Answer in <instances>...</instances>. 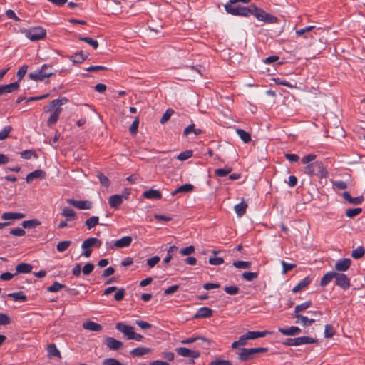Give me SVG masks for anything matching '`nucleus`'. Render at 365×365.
Returning <instances> with one entry per match:
<instances>
[{"instance_id": "nucleus-1", "label": "nucleus", "mask_w": 365, "mask_h": 365, "mask_svg": "<svg viewBox=\"0 0 365 365\" xmlns=\"http://www.w3.org/2000/svg\"><path fill=\"white\" fill-rule=\"evenodd\" d=\"M67 102L68 99L63 97L51 101L50 103L44 108V113H51L46 122V124L49 128H52L56 124L63 110L61 106Z\"/></svg>"}, {"instance_id": "nucleus-2", "label": "nucleus", "mask_w": 365, "mask_h": 365, "mask_svg": "<svg viewBox=\"0 0 365 365\" xmlns=\"http://www.w3.org/2000/svg\"><path fill=\"white\" fill-rule=\"evenodd\" d=\"M305 173L315 175L319 178H327L328 172L322 161H315L308 164L305 168Z\"/></svg>"}, {"instance_id": "nucleus-3", "label": "nucleus", "mask_w": 365, "mask_h": 365, "mask_svg": "<svg viewBox=\"0 0 365 365\" xmlns=\"http://www.w3.org/2000/svg\"><path fill=\"white\" fill-rule=\"evenodd\" d=\"M251 15L255 16L259 21L266 23L274 24L278 21V19L272 16L262 9L257 7L255 4H251Z\"/></svg>"}, {"instance_id": "nucleus-4", "label": "nucleus", "mask_w": 365, "mask_h": 365, "mask_svg": "<svg viewBox=\"0 0 365 365\" xmlns=\"http://www.w3.org/2000/svg\"><path fill=\"white\" fill-rule=\"evenodd\" d=\"M53 73L51 66L43 64L40 69L30 73L29 77L33 81H41L46 78L51 77Z\"/></svg>"}, {"instance_id": "nucleus-5", "label": "nucleus", "mask_w": 365, "mask_h": 365, "mask_svg": "<svg viewBox=\"0 0 365 365\" xmlns=\"http://www.w3.org/2000/svg\"><path fill=\"white\" fill-rule=\"evenodd\" d=\"M268 351L267 348L264 347H257V348H250V349H246L242 348L241 349L238 354V358L241 361H246L248 360H250L254 358V356L257 354L260 353H265Z\"/></svg>"}, {"instance_id": "nucleus-6", "label": "nucleus", "mask_w": 365, "mask_h": 365, "mask_svg": "<svg viewBox=\"0 0 365 365\" xmlns=\"http://www.w3.org/2000/svg\"><path fill=\"white\" fill-rule=\"evenodd\" d=\"M225 9L227 13L233 16H241L247 17L251 15V5L248 7L243 6H235L231 4H226Z\"/></svg>"}, {"instance_id": "nucleus-7", "label": "nucleus", "mask_w": 365, "mask_h": 365, "mask_svg": "<svg viewBox=\"0 0 365 365\" xmlns=\"http://www.w3.org/2000/svg\"><path fill=\"white\" fill-rule=\"evenodd\" d=\"M101 245V241L96 237H90L85 240L81 245V247L83 250V255L86 258L89 257L92 253L91 247L93 246L100 247Z\"/></svg>"}, {"instance_id": "nucleus-8", "label": "nucleus", "mask_w": 365, "mask_h": 365, "mask_svg": "<svg viewBox=\"0 0 365 365\" xmlns=\"http://www.w3.org/2000/svg\"><path fill=\"white\" fill-rule=\"evenodd\" d=\"M25 35L31 41H37L46 36V31L40 26L34 27L26 31Z\"/></svg>"}, {"instance_id": "nucleus-9", "label": "nucleus", "mask_w": 365, "mask_h": 365, "mask_svg": "<svg viewBox=\"0 0 365 365\" xmlns=\"http://www.w3.org/2000/svg\"><path fill=\"white\" fill-rule=\"evenodd\" d=\"M317 340L309 336H300L294 339H287L283 343L287 346H299L302 344H308L317 343Z\"/></svg>"}, {"instance_id": "nucleus-10", "label": "nucleus", "mask_w": 365, "mask_h": 365, "mask_svg": "<svg viewBox=\"0 0 365 365\" xmlns=\"http://www.w3.org/2000/svg\"><path fill=\"white\" fill-rule=\"evenodd\" d=\"M335 284L339 286L344 290L348 289L350 286V279L349 278L343 273L336 272Z\"/></svg>"}, {"instance_id": "nucleus-11", "label": "nucleus", "mask_w": 365, "mask_h": 365, "mask_svg": "<svg viewBox=\"0 0 365 365\" xmlns=\"http://www.w3.org/2000/svg\"><path fill=\"white\" fill-rule=\"evenodd\" d=\"M175 351L178 355L184 357L197 359L200 356V354L198 351L191 350L186 347H179L177 348Z\"/></svg>"}, {"instance_id": "nucleus-12", "label": "nucleus", "mask_w": 365, "mask_h": 365, "mask_svg": "<svg viewBox=\"0 0 365 365\" xmlns=\"http://www.w3.org/2000/svg\"><path fill=\"white\" fill-rule=\"evenodd\" d=\"M115 328L123 333L125 337L130 340V336L134 333V327L128 324H125L122 322L117 323L115 325Z\"/></svg>"}, {"instance_id": "nucleus-13", "label": "nucleus", "mask_w": 365, "mask_h": 365, "mask_svg": "<svg viewBox=\"0 0 365 365\" xmlns=\"http://www.w3.org/2000/svg\"><path fill=\"white\" fill-rule=\"evenodd\" d=\"M67 202L80 210H89L91 208L92 203L88 200H76L74 199L67 200Z\"/></svg>"}, {"instance_id": "nucleus-14", "label": "nucleus", "mask_w": 365, "mask_h": 365, "mask_svg": "<svg viewBox=\"0 0 365 365\" xmlns=\"http://www.w3.org/2000/svg\"><path fill=\"white\" fill-rule=\"evenodd\" d=\"M104 343L108 349L113 351L119 350L123 345L121 341L110 336L105 338Z\"/></svg>"}, {"instance_id": "nucleus-15", "label": "nucleus", "mask_w": 365, "mask_h": 365, "mask_svg": "<svg viewBox=\"0 0 365 365\" xmlns=\"http://www.w3.org/2000/svg\"><path fill=\"white\" fill-rule=\"evenodd\" d=\"M351 264V261L350 259L343 258L336 262L334 268L336 271L345 272L350 267Z\"/></svg>"}, {"instance_id": "nucleus-16", "label": "nucleus", "mask_w": 365, "mask_h": 365, "mask_svg": "<svg viewBox=\"0 0 365 365\" xmlns=\"http://www.w3.org/2000/svg\"><path fill=\"white\" fill-rule=\"evenodd\" d=\"M46 175V172L43 170H36L26 175V181L27 183H31L34 179H43Z\"/></svg>"}, {"instance_id": "nucleus-17", "label": "nucleus", "mask_w": 365, "mask_h": 365, "mask_svg": "<svg viewBox=\"0 0 365 365\" xmlns=\"http://www.w3.org/2000/svg\"><path fill=\"white\" fill-rule=\"evenodd\" d=\"M19 88V83L18 81L14 82L6 85L0 86V96L4 93H10L17 91Z\"/></svg>"}, {"instance_id": "nucleus-18", "label": "nucleus", "mask_w": 365, "mask_h": 365, "mask_svg": "<svg viewBox=\"0 0 365 365\" xmlns=\"http://www.w3.org/2000/svg\"><path fill=\"white\" fill-rule=\"evenodd\" d=\"M213 313L212 309L209 307H203L200 308L194 315L195 319L200 318H209L212 317Z\"/></svg>"}, {"instance_id": "nucleus-19", "label": "nucleus", "mask_w": 365, "mask_h": 365, "mask_svg": "<svg viewBox=\"0 0 365 365\" xmlns=\"http://www.w3.org/2000/svg\"><path fill=\"white\" fill-rule=\"evenodd\" d=\"M82 327L86 330L96 332H100L103 329V327L100 324L96 323L93 321H86L83 322Z\"/></svg>"}, {"instance_id": "nucleus-20", "label": "nucleus", "mask_w": 365, "mask_h": 365, "mask_svg": "<svg viewBox=\"0 0 365 365\" xmlns=\"http://www.w3.org/2000/svg\"><path fill=\"white\" fill-rule=\"evenodd\" d=\"M61 214L67 221H75L77 219L76 212L70 207H63Z\"/></svg>"}, {"instance_id": "nucleus-21", "label": "nucleus", "mask_w": 365, "mask_h": 365, "mask_svg": "<svg viewBox=\"0 0 365 365\" xmlns=\"http://www.w3.org/2000/svg\"><path fill=\"white\" fill-rule=\"evenodd\" d=\"M278 331L284 336H295L301 333V329L295 326H292L287 329L279 327Z\"/></svg>"}, {"instance_id": "nucleus-22", "label": "nucleus", "mask_w": 365, "mask_h": 365, "mask_svg": "<svg viewBox=\"0 0 365 365\" xmlns=\"http://www.w3.org/2000/svg\"><path fill=\"white\" fill-rule=\"evenodd\" d=\"M88 53L81 51L70 56L68 58L73 63L80 64L83 63L88 58Z\"/></svg>"}, {"instance_id": "nucleus-23", "label": "nucleus", "mask_w": 365, "mask_h": 365, "mask_svg": "<svg viewBox=\"0 0 365 365\" xmlns=\"http://www.w3.org/2000/svg\"><path fill=\"white\" fill-rule=\"evenodd\" d=\"M108 203L112 208L118 209L123 203V196L120 195H113L109 197Z\"/></svg>"}, {"instance_id": "nucleus-24", "label": "nucleus", "mask_w": 365, "mask_h": 365, "mask_svg": "<svg viewBox=\"0 0 365 365\" xmlns=\"http://www.w3.org/2000/svg\"><path fill=\"white\" fill-rule=\"evenodd\" d=\"M294 317L297 319L296 323L301 324L303 327H309L316 321L314 319H309L302 314H294Z\"/></svg>"}, {"instance_id": "nucleus-25", "label": "nucleus", "mask_w": 365, "mask_h": 365, "mask_svg": "<svg viewBox=\"0 0 365 365\" xmlns=\"http://www.w3.org/2000/svg\"><path fill=\"white\" fill-rule=\"evenodd\" d=\"M143 196L146 199H155V200H160L162 198L161 192L159 190L150 189L148 190L145 191L143 193Z\"/></svg>"}, {"instance_id": "nucleus-26", "label": "nucleus", "mask_w": 365, "mask_h": 365, "mask_svg": "<svg viewBox=\"0 0 365 365\" xmlns=\"http://www.w3.org/2000/svg\"><path fill=\"white\" fill-rule=\"evenodd\" d=\"M272 334V331H248L245 334L247 339H255L260 337H264L267 334Z\"/></svg>"}, {"instance_id": "nucleus-27", "label": "nucleus", "mask_w": 365, "mask_h": 365, "mask_svg": "<svg viewBox=\"0 0 365 365\" xmlns=\"http://www.w3.org/2000/svg\"><path fill=\"white\" fill-rule=\"evenodd\" d=\"M132 242V237L130 236H125L115 241L114 246L118 248L126 247L130 246Z\"/></svg>"}, {"instance_id": "nucleus-28", "label": "nucleus", "mask_w": 365, "mask_h": 365, "mask_svg": "<svg viewBox=\"0 0 365 365\" xmlns=\"http://www.w3.org/2000/svg\"><path fill=\"white\" fill-rule=\"evenodd\" d=\"M310 283L311 279L309 277L304 278L292 289V292L297 293L298 292L302 291L304 288L307 287Z\"/></svg>"}, {"instance_id": "nucleus-29", "label": "nucleus", "mask_w": 365, "mask_h": 365, "mask_svg": "<svg viewBox=\"0 0 365 365\" xmlns=\"http://www.w3.org/2000/svg\"><path fill=\"white\" fill-rule=\"evenodd\" d=\"M151 349L150 348H145V347H138L134 349H133L130 351V354L133 356H137L140 357L143 355L150 354L151 352Z\"/></svg>"}, {"instance_id": "nucleus-30", "label": "nucleus", "mask_w": 365, "mask_h": 365, "mask_svg": "<svg viewBox=\"0 0 365 365\" xmlns=\"http://www.w3.org/2000/svg\"><path fill=\"white\" fill-rule=\"evenodd\" d=\"M47 351L49 358L57 357L61 359V353L54 344H51L47 346Z\"/></svg>"}, {"instance_id": "nucleus-31", "label": "nucleus", "mask_w": 365, "mask_h": 365, "mask_svg": "<svg viewBox=\"0 0 365 365\" xmlns=\"http://www.w3.org/2000/svg\"><path fill=\"white\" fill-rule=\"evenodd\" d=\"M25 217L24 214L19 212H4L1 215V218L4 220H19L22 219Z\"/></svg>"}, {"instance_id": "nucleus-32", "label": "nucleus", "mask_w": 365, "mask_h": 365, "mask_svg": "<svg viewBox=\"0 0 365 365\" xmlns=\"http://www.w3.org/2000/svg\"><path fill=\"white\" fill-rule=\"evenodd\" d=\"M32 266L27 263H20L16 265V273H30L32 270Z\"/></svg>"}, {"instance_id": "nucleus-33", "label": "nucleus", "mask_w": 365, "mask_h": 365, "mask_svg": "<svg viewBox=\"0 0 365 365\" xmlns=\"http://www.w3.org/2000/svg\"><path fill=\"white\" fill-rule=\"evenodd\" d=\"M193 188H194V186L192 185L189 184V183L185 184V185L180 186L179 187L175 189L174 191H173L172 195H175L179 192H185V193L190 192L193 190Z\"/></svg>"}, {"instance_id": "nucleus-34", "label": "nucleus", "mask_w": 365, "mask_h": 365, "mask_svg": "<svg viewBox=\"0 0 365 365\" xmlns=\"http://www.w3.org/2000/svg\"><path fill=\"white\" fill-rule=\"evenodd\" d=\"M336 277V272H329L324 275L320 281V285L322 287H325L327 285L334 277Z\"/></svg>"}, {"instance_id": "nucleus-35", "label": "nucleus", "mask_w": 365, "mask_h": 365, "mask_svg": "<svg viewBox=\"0 0 365 365\" xmlns=\"http://www.w3.org/2000/svg\"><path fill=\"white\" fill-rule=\"evenodd\" d=\"M236 133L245 143H248L251 141V135L248 132L242 129L237 128L236 130Z\"/></svg>"}, {"instance_id": "nucleus-36", "label": "nucleus", "mask_w": 365, "mask_h": 365, "mask_svg": "<svg viewBox=\"0 0 365 365\" xmlns=\"http://www.w3.org/2000/svg\"><path fill=\"white\" fill-rule=\"evenodd\" d=\"M198 340H201L202 341V343L201 344L202 346H203V344H207V345H210V341L209 339H207L205 337H190V338H188L187 339L182 341V344H191L195 341H197Z\"/></svg>"}, {"instance_id": "nucleus-37", "label": "nucleus", "mask_w": 365, "mask_h": 365, "mask_svg": "<svg viewBox=\"0 0 365 365\" xmlns=\"http://www.w3.org/2000/svg\"><path fill=\"white\" fill-rule=\"evenodd\" d=\"M247 207V204L242 200L240 203L236 205L234 209L237 215L241 217L245 213Z\"/></svg>"}, {"instance_id": "nucleus-38", "label": "nucleus", "mask_w": 365, "mask_h": 365, "mask_svg": "<svg viewBox=\"0 0 365 365\" xmlns=\"http://www.w3.org/2000/svg\"><path fill=\"white\" fill-rule=\"evenodd\" d=\"M312 306L310 301H307L301 304L297 305L294 308V314H300L299 313L305 311Z\"/></svg>"}, {"instance_id": "nucleus-39", "label": "nucleus", "mask_w": 365, "mask_h": 365, "mask_svg": "<svg viewBox=\"0 0 365 365\" xmlns=\"http://www.w3.org/2000/svg\"><path fill=\"white\" fill-rule=\"evenodd\" d=\"M8 297L12 298L14 301L20 302H25L27 299L22 292L10 293L8 294Z\"/></svg>"}, {"instance_id": "nucleus-40", "label": "nucleus", "mask_w": 365, "mask_h": 365, "mask_svg": "<svg viewBox=\"0 0 365 365\" xmlns=\"http://www.w3.org/2000/svg\"><path fill=\"white\" fill-rule=\"evenodd\" d=\"M365 253V250L362 246H359L356 249L352 250L351 257L354 259L361 258Z\"/></svg>"}, {"instance_id": "nucleus-41", "label": "nucleus", "mask_w": 365, "mask_h": 365, "mask_svg": "<svg viewBox=\"0 0 365 365\" xmlns=\"http://www.w3.org/2000/svg\"><path fill=\"white\" fill-rule=\"evenodd\" d=\"M98 217L93 216L86 220L85 225L87 226L88 230H91L98 224Z\"/></svg>"}, {"instance_id": "nucleus-42", "label": "nucleus", "mask_w": 365, "mask_h": 365, "mask_svg": "<svg viewBox=\"0 0 365 365\" xmlns=\"http://www.w3.org/2000/svg\"><path fill=\"white\" fill-rule=\"evenodd\" d=\"M71 243L70 240L61 241L57 244L56 249L59 252H63L70 247Z\"/></svg>"}, {"instance_id": "nucleus-43", "label": "nucleus", "mask_w": 365, "mask_h": 365, "mask_svg": "<svg viewBox=\"0 0 365 365\" xmlns=\"http://www.w3.org/2000/svg\"><path fill=\"white\" fill-rule=\"evenodd\" d=\"M242 277L245 280H246L247 282H252L258 277V273L257 272H245L242 273Z\"/></svg>"}, {"instance_id": "nucleus-44", "label": "nucleus", "mask_w": 365, "mask_h": 365, "mask_svg": "<svg viewBox=\"0 0 365 365\" xmlns=\"http://www.w3.org/2000/svg\"><path fill=\"white\" fill-rule=\"evenodd\" d=\"M78 39L80 41H84V42L87 43L88 44L91 46L95 49H96L98 47V41L96 40L93 39L92 38L79 36Z\"/></svg>"}, {"instance_id": "nucleus-45", "label": "nucleus", "mask_w": 365, "mask_h": 365, "mask_svg": "<svg viewBox=\"0 0 365 365\" xmlns=\"http://www.w3.org/2000/svg\"><path fill=\"white\" fill-rule=\"evenodd\" d=\"M251 262L247 261H235L232 265L238 269H249L251 267Z\"/></svg>"}, {"instance_id": "nucleus-46", "label": "nucleus", "mask_w": 365, "mask_h": 365, "mask_svg": "<svg viewBox=\"0 0 365 365\" xmlns=\"http://www.w3.org/2000/svg\"><path fill=\"white\" fill-rule=\"evenodd\" d=\"M65 285L62 284L58 282H54L52 285L47 288V291L48 292H56L64 288Z\"/></svg>"}, {"instance_id": "nucleus-47", "label": "nucleus", "mask_w": 365, "mask_h": 365, "mask_svg": "<svg viewBox=\"0 0 365 365\" xmlns=\"http://www.w3.org/2000/svg\"><path fill=\"white\" fill-rule=\"evenodd\" d=\"M40 225V222L37 220H26L22 222L24 228H31Z\"/></svg>"}, {"instance_id": "nucleus-48", "label": "nucleus", "mask_w": 365, "mask_h": 365, "mask_svg": "<svg viewBox=\"0 0 365 365\" xmlns=\"http://www.w3.org/2000/svg\"><path fill=\"white\" fill-rule=\"evenodd\" d=\"M362 212V209L360 207L352 208L346 210V215L348 217H354L358 215H359Z\"/></svg>"}, {"instance_id": "nucleus-49", "label": "nucleus", "mask_w": 365, "mask_h": 365, "mask_svg": "<svg viewBox=\"0 0 365 365\" xmlns=\"http://www.w3.org/2000/svg\"><path fill=\"white\" fill-rule=\"evenodd\" d=\"M231 171V168H218L215 170V174L218 177H224L229 174Z\"/></svg>"}, {"instance_id": "nucleus-50", "label": "nucleus", "mask_w": 365, "mask_h": 365, "mask_svg": "<svg viewBox=\"0 0 365 365\" xmlns=\"http://www.w3.org/2000/svg\"><path fill=\"white\" fill-rule=\"evenodd\" d=\"M192 155V150H185L184 152L180 153L178 156L177 159H178L180 161H184L185 160H187Z\"/></svg>"}, {"instance_id": "nucleus-51", "label": "nucleus", "mask_w": 365, "mask_h": 365, "mask_svg": "<svg viewBox=\"0 0 365 365\" xmlns=\"http://www.w3.org/2000/svg\"><path fill=\"white\" fill-rule=\"evenodd\" d=\"M20 156L24 159H30L31 157L37 158L36 153L31 150H26L20 153Z\"/></svg>"}, {"instance_id": "nucleus-52", "label": "nucleus", "mask_w": 365, "mask_h": 365, "mask_svg": "<svg viewBox=\"0 0 365 365\" xmlns=\"http://www.w3.org/2000/svg\"><path fill=\"white\" fill-rule=\"evenodd\" d=\"M97 176L100 180L101 184L103 186L108 187L110 185V182L109 179L106 175H104L103 173H98Z\"/></svg>"}, {"instance_id": "nucleus-53", "label": "nucleus", "mask_w": 365, "mask_h": 365, "mask_svg": "<svg viewBox=\"0 0 365 365\" xmlns=\"http://www.w3.org/2000/svg\"><path fill=\"white\" fill-rule=\"evenodd\" d=\"M173 113L174 111L172 109H168L161 117L160 123L164 124L168 121Z\"/></svg>"}, {"instance_id": "nucleus-54", "label": "nucleus", "mask_w": 365, "mask_h": 365, "mask_svg": "<svg viewBox=\"0 0 365 365\" xmlns=\"http://www.w3.org/2000/svg\"><path fill=\"white\" fill-rule=\"evenodd\" d=\"M12 128L11 126H6L2 130L0 131V140H5L8 138Z\"/></svg>"}, {"instance_id": "nucleus-55", "label": "nucleus", "mask_w": 365, "mask_h": 365, "mask_svg": "<svg viewBox=\"0 0 365 365\" xmlns=\"http://www.w3.org/2000/svg\"><path fill=\"white\" fill-rule=\"evenodd\" d=\"M225 292L230 295H235L237 294L240 289L236 286H227L224 288Z\"/></svg>"}, {"instance_id": "nucleus-56", "label": "nucleus", "mask_w": 365, "mask_h": 365, "mask_svg": "<svg viewBox=\"0 0 365 365\" xmlns=\"http://www.w3.org/2000/svg\"><path fill=\"white\" fill-rule=\"evenodd\" d=\"M195 252V247L193 245L187 246L180 250V253L183 256H188Z\"/></svg>"}, {"instance_id": "nucleus-57", "label": "nucleus", "mask_w": 365, "mask_h": 365, "mask_svg": "<svg viewBox=\"0 0 365 365\" xmlns=\"http://www.w3.org/2000/svg\"><path fill=\"white\" fill-rule=\"evenodd\" d=\"M282 266V274H286L289 271L292 270L296 267V264H288L285 262L284 261L281 262Z\"/></svg>"}, {"instance_id": "nucleus-58", "label": "nucleus", "mask_w": 365, "mask_h": 365, "mask_svg": "<svg viewBox=\"0 0 365 365\" xmlns=\"http://www.w3.org/2000/svg\"><path fill=\"white\" fill-rule=\"evenodd\" d=\"M160 260L158 256H153L147 259V265L152 268L154 267Z\"/></svg>"}, {"instance_id": "nucleus-59", "label": "nucleus", "mask_w": 365, "mask_h": 365, "mask_svg": "<svg viewBox=\"0 0 365 365\" xmlns=\"http://www.w3.org/2000/svg\"><path fill=\"white\" fill-rule=\"evenodd\" d=\"M138 125H139V119H138V118H135V119L133 120V122L132 123V124L129 128V131L132 135L137 133Z\"/></svg>"}, {"instance_id": "nucleus-60", "label": "nucleus", "mask_w": 365, "mask_h": 365, "mask_svg": "<svg viewBox=\"0 0 365 365\" xmlns=\"http://www.w3.org/2000/svg\"><path fill=\"white\" fill-rule=\"evenodd\" d=\"M103 365H125L113 358H108L103 360Z\"/></svg>"}, {"instance_id": "nucleus-61", "label": "nucleus", "mask_w": 365, "mask_h": 365, "mask_svg": "<svg viewBox=\"0 0 365 365\" xmlns=\"http://www.w3.org/2000/svg\"><path fill=\"white\" fill-rule=\"evenodd\" d=\"M94 269V265L91 263H87L86 264L83 269L82 272L84 275H88L90 274Z\"/></svg>"}, {"instance_id": "nucleus-62", "label": "nucleus", "mask_w": 365, "mask_h": 365, "mask_svg": "<svg viewBox=\"0 0 365 365\" xmlns=\"http://www.w3.org/2000/svg\"><path fill=\"white\" fill-rule=\"evenodd\" d=\"M27 69H28V66L26 65L21 66L19 69V71H17V73H16V76L18 78V82L19 81H21L23 78V77L25 76V74L26 73Z\"/></svg>"}, {"instance_id": "nucleus-63", "label": "nucleus", "mask_w": 365, "mask_h": 365, "mask_svg": "<svg viewBox=\"0 0 365 365\" xmlns=\"http://www.w3.org/2000/svg\"><path fill=\"white\" fill-rule=\"evenodd\" d=\"M11 235H15V236H24L26 234V232L24 229L17 227L14 229H11L9 232Z\"/></svg>"}, {"instance_id": "nucleus-64", "label": "nucleus", "mask_w": 365, "mask_h": 365, "mask_svg": "<svg viewBox=\"0 0 365 365\" xmlns=\"http://www.w3.org/2000/svg\"><path fill=\"white\" fill-rule=\"evenodd\" d=\"M210 365H232L229 360L215 359L210 363Z\"/></svg>"}]
</instances>
